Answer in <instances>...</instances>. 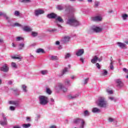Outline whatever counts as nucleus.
Here are the masks:
<instances>
[{"label":"nucleus","instance_id":"23","mask_svg":"<svg viewBox=\"0 0 128 128\" xmlns=\"http://www.w3.org/2000/svg\"><path fill=\"white\" fill-rule=\"evenodd\" d=\"M82 114L84 116H90V112H88V110H85L84 111Z\"/></svg>","mask_w":128,"mask_h":128},{"label":"nucleus","instance_id":"6","mask_svg":"<svg viewBox=\"0 0 128 128\" xmlns=\"http://www.w3.org/2000/svg\"><path fill=\"white\" fill-rule=\"evenodd\" d=\"M90 30L93 32H96V34H98V32H102V28L98 26H94L91 28Z\"/></svg>","mask_w":128,"mask_h":128},{"label":"nucleus","instance_id":"62","mask_svg":"<svg viewBox=\"0 0 128 128\" xmlns=\"http://www.w3.org/2000/svg\"><path fill=\"white\" fill-rule=\"evenodd\" d=\"M14 128H20V126H14Z\"/></svg>","mask_w":128,"mask_h":128},{"label":"nucleus","instance_id":"28","mask_svg":"<svg viewBox=\"0 0 128 128\" xmlns=\"http://www.w3.org/2000/svg\"><path fill=\"white\" fill-rule=\"evenodd\" d=\"M22 4H30L32 2V0H18Z\"/></svg>","mask_w":128,"mask_h":128},{"label":"nucleus","instance_id":"29","mask_svg":"<svg viewBox=\"0 0 128 128\" xmlns=\"http://www.w3.org/2000/svg\"><path fill=\"white\" fill-rule=\"evenodd\" d=\"M40 74L42 76H46V74H48V70H42L40 71Z\"/></svg>","mask_w":128,"mask_h":128},{"label":"nucleus","instance_id":"41","mask_svg":"<svg viewBox=\"0 0 128 128\" xmlns=\"http://www.w3.org/2000/svg\"><path fill=\"white\" fill-rule=\"evenodd\" d=\"M128 14H122V18L124 20H126V18H128Z\"/></svg>","mask_w":128,"mask_h":128},{"label":"nucleus","instance_id":"54","mask_svg":"<svg viewBox=\"0 0 128 128\" xmlns=\"http://www.w3.org/2000/svg\"><path fill=\"white\" fill-rule=\"evenodd\" d=\"M122 70H123L124 72H126V74H128V70L126 69V68H124L122 69Z\"/></svg>","mask_w":128,"mask_h":128},{"label":"nucleus","instance_id":"20","mask_svg":"<svg viewBox=\"0 0 128 128\" xmlns=\"http://www.w3.org/2000/svg\"><path fill=\"white\" fill-rule=\"evenodd\" d=\"M102 20V18L100 17V16H96L92 18V20H93V22H100Z\"/></svg>","mask_w":128,"mask_h":128},{"label":"nucleus","instance_id":"14","mask_svg":"<svg viewBox=\"0 0 128 128\" xmlns=\"http://www.w3.org/2000/svg\"><path fill=\"white\" fill-rule=\"evenodd\" d=\"M84 54V50L79 49L76 51V56H82V54Z\"/></svg>","mask_w":128,"mask_h":128},{"label":"nucleus","instance_id":"16","mask_svg":"<svg viewBox=\"0 0 128 128\" xmlns=\"http://www.w3.org/2000/svg\"><path fill=\"white\" fill-rule=\"evenodd\" d=\"M98 62H102V59L98 58V56H94L93 58L91 60V62L92 64H96V62H98Z\"/></svg>","mask_w":128,"mask_h":128},{"label":"nucleus","instance_id":"58","mask_svg":"<svg viewBox=\"0 0 128 128\" xmlns=\"http://www.w3.org/2000/svg\"><path fill=\"white\" fill-rule=\"evenodd\" d=\"M60 42L59 41H56V46H60Z\"/></svg>","mask_w":128,"mask_h":128},{"label":"nucleus","instance_id":"13","mask_svg":"<svg viewBox=\"0 0 128 128\" xmlns=\"http://www.w3.org/2000/svg\"><path fill=\"white\" fill-rule=\"evenodd\" d=\"M8 66L6 64H4L2 67L0 68V70L2 72H8Z\"/></svg>","mask_w":128,"mask_h":128},{"label":"nucleus","instance_id":"48","mask_svg":"<svg viewBox=\"0 0 128 128\" xmlns=\"http://www.w3.org/2000/svg\"><path fill=\"white\" fill-rule=\"evenodd\" d=\"M88 80H90V78H86L84 80V84H86L88 82Z\"/></svg>","mask_w":128,"mask_h":128},{"label":"nucleus","instance_id":"10","mask_svg":"<svg viewBox=\"0 0 128 128\" xmlns=\"http://www.w3.org/2000/svg\"><path fill=\"white\" fill-rule=\"evenodd\" d=\"M34 14L36 16H38L40 14H44V11L40 9L36 10H34Z\"/></svg>","mask_w":128,"mask_h":128},{"label":"nucleus","instance_id":"49","mask_svg":"<svg viewBox=\"0 0 128 128\" xmlns=\"http://www.w3.org/2000/svg\"><path fill=\"white\" fill-rule=\"evenodd\" d=\"M24 40V38H22L20 37V36H18V37H16V40L17 42H20V40Z\"/></svg>","mask_w":128,"mask_h":128},{"label":"nucleus","instance_id":"17","mask_svg":"<svg viewBox=\"0 0 128 128\" xmlns=\"http://www.w3.org/2000/svg\"><path fill=\"white\" fill-rule=\"evenodd\" d=\"M117 46L120 48L124 49L126 48V44L124 43H122L121 42H118L116 43Z\"/></svg>","mask_w":128,"mask_h":128},{"label":"nucleus","instance_id":"31","mask_svg":"<svg viewBox=\"0 0 128 128\" xmlns=\"http://www.w3.org/2000/svg\"><path fill=\"white\" fill-rule=\"evenodd\" d=\"M0 16H4L5 18H8V16L6 15V14L2 12H0Z\"/></svg>","mask_w":128,"mask_h":128},{"label":"nucleus","instance_id":"24","mask_svg":"<svg viewBox=\"0 0 128 128\" xmlns=\"http://www.w3.org/2000/svg\"><path fill=\"white\" fill-rule=\"evenodd\" d=\"M10 26H19L20 28H22V25L20 24L18 22H16L14 24H10Z\"/></svg>","mask_w":128,"mask_h":128},{"label":"nucleus","instance_id":"32","mask_svg":"<svg viewBox=\"0 0 128 128\" xmlns=\"http://www.w3.org/2000/svg\"><path fill=\"white\" fill-rule=\"evenodd\" d=\"M56 8L58 10H64V6L62 5H58L56 6Z\"/></svg>","mask_w":128,"mask_h":128},{"label":"nucleus","instance_id":"35","mask_svg":"<svg viewBox=\"0 0 128 128\" xmlns=\"http://www.w3.org/2000/svg\"><path fill=\"white\" fill-rule=\"evenodd\" d=\"M50 60H58V57L56 56H50Z\"/></svg>","mask_w":128,"mask_h":128},{"label":"nucleus","instance_id":"34","mask_svg":"<svg viewBox=\"0 0 128 128\" xmlns=\"http://www.w3.org/2000/svg\"><path fill=\"white\" fill-rule=\"evenodd\" d=\"M26 86L23 84L22 86V88L24 92H28V90L26 89Z\"/></svg>","mask_w":128,"mask_h":128},{"label":"nucleus","instance_id":"53","mask_svg":"<svg viewBox=\"0 0 128 128\" xmlns=\"http://www.w3.org/2000/svg\"><path fill=\"white\" fill-rule=\"evenodd\" d=\"M40 118V116L38 115L36 118H35V120L36 122H38V119Z\"/></svg>","mask_w":128,"mask_h":128},{"label":"nucleus","instance_id":"1","mask_svg":"<svg viewBox=\"0 0 128 128\" xmlns=\"http://www.w3.org/2000/svg\"><path fill=\"white\" fill-rule=\"evenodd\" d=\"M97 105L100 108H106L108 106V101L106 100V98L104 96H99L97 102Z\"/></svg>","mask_w":128,"mask_h":128},{"label":"nucleus","instance_id":"39","mask_svg":"<svg viewBox=\"0 0 128 128\" xmlns=\"http://www.w3.org/2000/svg\"><path fill=\"white\" fill-rule=\"evenodd\" d=\"M65 84H66V86H70V80H68V79H66L65 80Z\"/></svg>","mask_w":128,"mask_h":128},{"label":"nucleus","instance_id":"7","mask_svg":"<svg viewBox=\"0 0 128 128\" xmlns=\"http://www.w3.org/2000/svg\"><path fill=\"white\" fill-rule=\"evenodd\" d=\"M2 120H0V124L1 126H6L8 124V120H6V115L4 114H2Z\"/></svg>","mask_w":128,"mask_h":128},{"label":"nucleus","instance_id":"5","mask_svg":"<svg viewBox=\"0 0 128 128\" xmlns=\"http://www.w3.org/2000/svg\"><path fill=\"white\" fill-rule=\"evenodd\" d=\"M80 122H81V124H80V128H84V124H86L84 122V120L83 119L77 118L74 120L73 122L74 124H80Z\"/></svg>","mask_w":128,"mask_h":128},{"label":"nucleus","instance_id":"38","mask_svg":"<svg viewBox=\"0 0 128 128\" xmlns=\"http://www.w3.org/2000/svg\"><path fill=\"white\" fill-rule=\"evenodd\" d=\"M11 66L13 68H18V65H16V62H12L11 63Z\"/></svg>","mask_w":128,"mask_h":128},{"label":"nucleus","instance_id":"42","mask_svg":"<svg viewBox=\"0 0 128 128\" xmlns=\"http://www.w3.org/2000/svg\"><path fill=\"white\" fill-rule=\"evenodd\" d=\"M20 12L18 10H16L14 12V15L16 16H20Z\"/></svg>","mask_w":128,"mask_h":128},{"label":"nucleus","instance_id":"36","mask_svg":"<svg viewBox=\"0 0 128 128\" xmlns=\"http://www.w3.org/2000/svg\"><path fill=\"white\" fill-rule=\"evenodd\" d=\"M70 56H72V54H70V53H66L64 55V58L65 60H68V58H70Z\"/></svg>","mask_w":128,"mask_h":128},{"label":"nucleus","instance_id":"52","mask_svg":"<svg viewBox=\"0 0 128 128\" xmlns=\"http://www.w3.org/2000/svg\"><path fill=\"white\" fill-rule=\"evenodd\" d=\"M103 72H102L103 76H106V74H108V71H106V70H104Z\"/></svg>","mask_w":128,"mask_h":128},{"label":"nucleus","instance_id":"4","mask_svg":"<svg viewBox=\"0 0 128 128\" xmlns=\"http://www.w3.org/2000/svg\"><path fill=\"white\" fill-rule=\"evenodd\" d=\"M54 88L56 90H62L64 92H68V88L64 87L62 83H58L54 86Z\"/></svg>","mask_w":128,"mask_h":128},{"label":"nucleus","instance_id":"30","mask_svg":"<svg viewBox=\"0 0 128 128\" xmlns=\"http://www.w3.org/2000/svg\"><path fill=\"white\" fill-rule=\"evenodd\" d=\"M31 36H32V38H36V36H38V32L32 31Z\"/></svg>","mask_w":128,"mask_h":128},{"label":"nucleus","instance_id":"40","mask_svg":"<svg viewBox=\"0 0 128 128\" xmlns=\"http://www.w3.org/2000/svg\"><path fill=\"white\" fill-rule=\"evenodd\" d=\"M30 124H23L22 126L24 128H28L30 126Z\"/></svg>","mask_w":128,"mask_h":128},{"label":"nucleus","instance_id":"18","mask_svg":"<svg viewBox=\"0 0 128 128\" xmlns=\"http://www.w3.org/2000/svg\"><path fill=\"white\" fill-rule=\"evenodd\" d=\"M78 96H80L78 94H76L74 95L70 94L68 96V100H74L75 98H78Z\"/></svg>","mask_w":128,"mask_h":128},{"label":"nucleus","instance_id":"2","mask_svg":"<svg viewBox=\"0 0 128 128\" xmlns=\"http://www.w3.org/2000/svg\"><path fill=\"white\" fill-rule=\"evenodd\" d=\"M66 24H69V26H80V22L74 17L68 18Z\"/></svg>","mask_w":128,"mask_h":128},{"label":"nucleus","instance_id":"8","mask_svg":"<svg viewBox=\"0 0 128 128\" xmlns=\"http://www.w3.org/2000/svg\"><path fill=\"white\" fill-rule=\"evenodd\" d=\"M64 7L66 8L65 10L66 12H76V8H74V6L68 4L65 5Z\"/></svg>","mask_w":128,"mask_h":128},{"label":"nucleus","instance_id":"43","mask_svg":"<svg viewBox=\"0 0 128 128\" xmlns=\"http://www.w3.org/2000/svg\"><path fill=\"white\" fill-rule=\"evenodd\" d=\"M46 92L48 94H52V90L48 88H46Z\"/></svg>","mask_w":128,"mask_h":128},{"label":"nucleus","instance_id":"19","mask_svg":"<svg viewBox=\"0 0 128 128\" xmlns=\"http://www.w3.org/2000/svg\"><path fill=\"white\" fill-rule=\"evenodd\" d=\"M70 40V36H65L62 39V42L64 44H66V42H68Z\"/></svg>","mask_w":128,"mask_h":128},{"label":"nucleus","instance_id":"25","mask_svg":"<svg viewBox=\"0 0 128 128\" xmlns=\"http://www.w3.org/2000/svg\"><path fill=\"white\" fill-rule=\"evenodd\" d=\"M12 58H14V60H18L20 62L22 59V57L17 55L12 56Z\"/></svg>","mask_w":128,"mask_h":128},{"label":"nucleus","instance_id":"46","mask_svg":"<svg viewBox=\"0 0 128 128\" xmlns=\"http://www.w3.org/2000/svg\"><path fill=\"white\" fill-rule=\"evenodd\" d=\"M110 68L112 70H114V62L112 61H111V62L110 63Z\"/></svg>","mask_w":128,"mask_h":128},{"label":"nucleus","instance_id":"9","mask_svg":"<svg viewBox=\"0 0 128 128\" xmlns=\"http://www.w3.org/2000/svg\"><path fill=\"white\" fill-rule=\"evenodd\" d=\"M22 30L26 32H32V28L28 26H22Z\"/></svg>","mask_w":128,"mask_h":128},{"label":"nucleus","instance_id":"56","mask_svg":"<svg viewBox=\"0 0 128 128\" xmlns=\"http://www.w3.org/2000/svg\"><path fill=\"white\" fill-rule=\"evenodd\" d=\"M10 110H16V108H14V106H10Z\"/></svg>","mask_w":128,"mask_h":128},{"label":"nucleus","instance_id":"59","mask_svg":"<svg viewBox=\"0 0 128 128\" xmlns=\"http://www.w3.org/2000/svg\"><path fill=\"white\" fill-rule=\"evenodd\" d=\"M4 39L2 38H0V44H4Z\"/></svg>","mask_w":128,"mask_h":128},{"label":"nucleus","instance_id":"64","mask_svg":"<svg viewBox=\"0 0 128 128\" xmlns=\"http://www.w3.org/2000/svg\"><path fill=\"white\" fill-rule=\"evenodd\" d=\"M8 84H12V81H9V82H8Z\"/></svg>","mask_w":128,"mask_h":128},{"label":"nucleus","instance_id":"55","mask_svg":"<svg viewBox=\"0 0 128 128\" xmlns=\"http://www.w3.org/2000/svg\"><path fill=\"white\" fill-rule=\"evenodd\" d=\"M96 66L100 70V65L98 63L96 64Z\"/></svg>","mask_w":128,"mask_h":128},{"label":"nucleus","instance_id":"12","mask_svg":"<svg viewBox=\"0 0 128 128\" xmlns=\"http://www.w3.org/2000/svg\"><path fill=\"white\" fill-rule=\"evenodd\" d=\"M68 72V68H65L62 71H60L58 76H60V78H62V76L64 74H66Z\"/></svg>","mask_w":128,"mask_h":128},{"label":"nucleus","instance_id":"63","mask_svg":"<svg viewBox=\"0 0 128 128\" xmlns=\"http://www.w3.org/2000/svg\"><path fill=\"white\" fill-rule=\"evenodd\" d=\"M87 2L89 3L92 2V0H87Z\"/></svg>","mask_w":128,"mask_h":128},{"label":"nucleus","instance_id":"60","mask_svg":"<svg viewBox=\"0 0 128 128\" xmlns=\"http://www.w3.org/2000/svg\"><path fill=\"white\" fill-rule=\"evenodd\" d=\"M26 120L27 122H30V117H26Z\"/></svg>","mask_w":128,"mask_h":128},{"label":"nucleus","instance_id":"37","mask_svg":"<svg viewBox=\"0 0 128 128\" xmlns=\"http://www.w3.org/2000/svg\"><path fill=\"white\" fill-rule=\"evenodd\" d=\"M100 5V1H95L94 2V6L95 8H98Z\"/></svg>","mask_w":128,"mask_h":128},{"label":"nucleus","instance_id":"45","mask_svg":"<svg viewBox=\"0 0 128 128\" xmlns=\"http://www.w3.org/2000/svg\"><path fill=\"white\" fill-rule=\"evenodd\" d=\"M23 48H24V44H19V50H22Z\"/></svg>","mask_w":128,"mask_h":128},{"label":"nucleus","instance_id":"15","mask_svg":"<svg viewBox=\"0 0 128 128\" xmlns=\"http://www.w3.org/2000/svg\"><path fill=\"white\" fill-rule=\"evenodd\" d=\"M20 102V100H17L15 101L10 100L8 102V104H14V106H18Z\"/></svg>","mask_w":128,"mask_h":128},{"label":"nucleus","instance_id":"50","mask_svg":"<svg viewBox=\"0 0 128 128\" xmlns=\"http://www.w3.org/2000/svg\"><path fill=\"white\" fill-rule=\"evenodd\" d=\"M48 32H56V29H50L48 30Z\"/></svg>","mask_w":128,"mask_h":128},{"label":"nucleus","instance_id":"21","mask_svg":"<svg viewBox=\"0 0 128 128\" xmlns=\"http://www.w3.org/2000/svg\"><path fill=\"white\" fill-rule=\"evenodd\" d=\"M92 112L94 114H100V109L96 107L93 108H92Z\"/></svg>","mask_w":128,"mask_h":128},{"label":"nucleus","instance_id":"61","mask_svg":"<svg viewBox=\"0 0 128 128\" xmlns=\"http://www.w3.org/2000/svg\"><path fill=\"white\" fill-rule=\"evenodd\" d=\"M57 26H58V28H62V26H60V24L58 23H57Z\"/></svg>","mask_w":128,"mask_h":128},{"label":"nucleus","instance_id":"51","mask_svg":"<svg viewBox=\"0 0 128 128\" xmlns=\"http://www.w3.org/2000/svg\"><path fill=\"white\" fill-rule=\"evenodd\" d=\"M108 98L110 100H114V102H116V100L114 99V97H109Z\"/></svg>","mask_w":128,"mask_h":128},{"label":"nucleus","instance_id":"57","mask_svg":"<svg viewBox=\"0 0 128 128\" xmlns=\"http://www.w3.org/2000/svg\"><path fill=\"white\" fill-rule=\"evenodd\" d=\"M80 61L82 62V64H84V60L83 58H80Z\"/></svg>","mask_w":128,"mask_h":128},{"label":"nucleus","instance_id":"26","mask_svg":"<svg viewBox=\"0 0 128 128\" xmlns=\"http://www.w3.org/2000/svg\"><path fill=\"white\" fill-rule=\"evenodd\" d=\"M56 20L59 22H62V24L64 22V20L62 18V17H60V16H58V15L57 16L56 18Z\"/></svg>","mask_w":128,"mask_h":128},{"label":"nucleus","instance_id":"11","mask_svg":"<svg viewBox=\"0 0 128 128\" xmlns=\"http://www.w3.org/2000/svg\"><path fill=\"white\" fill-rule=\"evenodd\" d=\"M115 82L118 88H122L124 86V83L120 79H116Z\"/></svg>","mask_w":128,"mask_h":128},{"label":"nucleus","instance_id":"33","mask_svg":"<svg viewBox=\"0 0 128 128\" xmlns=\"http://www.w3.org/2000/svg\"><path fill=\"white\" fill-rule=\"evenodd\" d=\"M108 122H114L116 119L112 117H108Z\"/></svg>","mask_w":128,"mask_h":128},{"label":"nucleus","instance_id":"22","mask_svg":"<svg viewBox=\"0 0 128 128\" xmlns=\"http://www.w3.org/2000/svg\"><path fill=\"white\" fill-rule=\"evenodd\" d=\"M56 16H58V15L54 13H51L47 15V18H56Z\"/></svg>","mask_w":128,"mask_h":128},{"label":"nucleus","instance_id":"47","mask_svg":"<svg viewBox=\"0 0 128 128\" xmlns=\"http://www.w3.org/2000/svg\"><path fill=\"white\" fill-rule=\"evenodd\" d=\"M106 92H108V94H114V92H112V90H110L108 89L106 90Z\"/></svg>","mask_w":128,"mask_h":128},{"label":"nucleus","instance_id":"44","mask_svg":"<svg viewBox=\"0 0 128 128\" xmlns=\"http://www.w3.org/2000/svg\"><path fill=\"white\" fill-rule=\"evenodd\" d=\"M8 20V22L9 24V26H10V24H13L12 23V20L10 19V17L8 16V18H6Z\"/></svg>","mask_w":128,"mask_h":128},{"label":"nucleus","instance_id":"27","mask_svg":"<svg viewBox=\"0 0 128 128\" xmlns=\"http://www.w3.org/2000/svg\"><path fill=\"white\" fill-rule=\"evenodd\" d=\"M36 54H40V52L42 54H44V50L42 48H40L36 50Z\"/></svg>","mask_w":128,"mask_h":128},{"label":"nucleus","instance_id":"3","mask_svg":"<svg viewBox=\"0 0 128 128\" xmlns=\"http://www.w3.org/2000/svg\"><path fill=\"white\" fill-rule=\"evenodd\" d=\"M38 100L41 106H46L48 104V98L44 96H39Z\"/></svg>","mask_w":128,"mask_h":128}]
</instances>
